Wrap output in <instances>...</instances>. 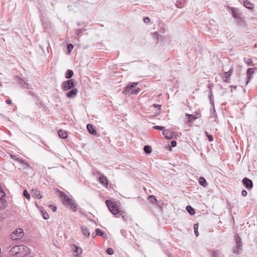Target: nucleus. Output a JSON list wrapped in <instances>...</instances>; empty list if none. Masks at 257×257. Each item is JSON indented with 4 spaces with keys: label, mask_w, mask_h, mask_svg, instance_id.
<instances>
[{
    "label": "nucleus",
    "mask_w": 257,
    "mask_h": 257,
    "mask_svg": "<svg viewBox=\"0 0 257 257\" xmlns=\"http://www.w3.org/2000/svg\"><path fill=\"white\" fill-rule=\"evenodd\" d=\"M233 17H236V15L234 14V15H233Z\"/></svg>",
    "instance_id": "5fc2aeb1"
},
{
    "label": "nucleus",
    "mask_w": 257,
    "mask_h": 257,
    "mask_svg": "<svg viewBox=\"0 0 257 257\" xmlns=\"http://www.w3.org/2000/svg\"><path fill=\"white\" fill-rule=\"evenodd\" d=\"M60 197L61 198L62 200L63 201L64 203L66 201L67 199H69V197H68L66 194L62 191L60 192Z\"/></svg>",
    "instance_id": "5701e85b"
},
{
    "label": "nucleus",
    "mask_w": 257,
    "mask_h": 257,
    "mask_svg": "<svg viewBox=\"0 0 257 257\" xmlns=\"http://www.w3.org/2000/svg\"><path fill=\"white\" fill-rule=\"evenodd\" d=\"M153 127L154 129L159 130H161V131H162L164 129V126H158V125H155Z\"/></svg>",
    "instance_id": "4c0bfd02"
},
{
    "label": "nucleus",
    "mask_w": 257,
    "mask_h": 257,
    "mask_svg": "<svg viewBox=\"0 0 257 257\" xmlns=\"http://www.w3.org/2000/svg\"><path fill=\"white\" fill-rule=\"evenodd\" d=\"M41 214L43 215V217L45 219H47L49 218V215L44 210H41Z\"/></svg>",
    "instance_id": "c756f323"
},
{
    "label": "nucleus",
    "mask_w": 257,
    "mask_h": 257,
    "mask_svg": "<svg viewBox=\"0 0 257 257\" xmlns=\"http://www.w3.org/2000/svg\"><path fill=\"white\" fill-rule=\"evenodd\" d=\"M144 21L146 23H148L150 22V19L149 17H145L144 18Z\"/></svg>",
    "instance_id": "a19ab883"
},
{
    "label": "nucleus",
    "mask_w": 257,
    "mask_h": 257,
    "mask_svg": "<svg viewBox=\"0 0 257 257\" xmlns=\"http://www.w3.org/2000/svg\"><path fill=\"white\" fill-rule=\"evenodd\" d=\"M153 106L155 107V108H157V109H160V108H161V105H159V104H153Z\"/></svg>",
    "instance_id": "37998d69"
},
{
    "label": "nucleus",
    "mask_w": 257,
    "mask_h": 257,
    "mask_svg": "<svg viewBox=\"0 0 257 257\" xmlns=\"http://www.w3.org/2000/svg\"><path fill=\"white\" fill-rule=\"evenodd\" d=\"M6 203V201H5L3 199H0V208L3 209L5 207Z\"/></svg>",
    "instance_id": "2f4dec72"
},
{
    "label": "nucleus",
    "mask_w": 257,
    "mask_h": 257,
    "mask_svg": "<svg viewBox=\"0 0 257 257\" xmlns=\"http://www.w3.org/2000/svg\"><path fill=\"white\" fill-rule=\"evenodd\" d=\"M53 208H54V209H53V211H55V210L56 209V207H53Z\"/></svg>",
    "instance_id": "603ef678"
},
{
    "label": "nucleus",
    "mask_w": 257,
    "mask_h": 257,
    "mask_svg": "<svg viewBox=\"0 0 257 257\" xmlns=\"http://www.w3.org/2000/svg\"><path fill=\"white\" fill-rule=\"evenodd\" d=\"M194 233L196 236H198V225L197 224H195L194 225Z\"/></svg>",
    "instance_id": "7c9ffc66"
},
{
    "label": "nucleus",
    "mask_w": 257,
    "mask_h": 257,
    "mask_svg": "<svg viewBox=\"0 0 257 257\" xmlns=\"http://www.w3.org/2000/svg\"><path fill=\"white\" fill-rule=\"evenodd\" d=\"M78 90L75 88H72V89L67 93V96H72L75 95Z\"/></svg>",
    "instance_id": "4be33fe9"
},
{
    "label": "nucleus",
    "mask_w": 257,
    "mask_h": 257,
    "mask_svg": "<svg viewBox=\"0 0 257 257\" xmlns=\"http://www.w3.org/2000/svg\"><path fill=\"white\" fill-rule=\"evenodd\" d=\"M186 116L188 117V122H190L192 120H195L197 119V117L195 115L189 114L188 113L186 114Z\"/></svg>",
    "instance_id": "a878e982"
},
{
    "label": "nucleus",
    "mask_w": 257,
    "mask_h": 257,
    "mask_svg": "<svg viewBox=\"0 0 257 257\" xmlns=\"http://www.w3.org/2000/svg\"><path fill=\"white\" fill-rule=\"evenodd\" d=\"M210 103H211V105H212V109H211V114H210V117H212V118H214V121H216V118H217V114L216 113V112H215V108H214V102H213V100L212 99V97H210Z\"/></svg>",
    "instance_id": "9d476101"
},
{
    "label": "nucleus",
    "mask_w": 257,
    "mask_h": 257,
    "mask_svg": "<svg viewBox=\"0 0 257 257\" xmlns=\"http://www.w3.org/2000/svg\"><path fill=\"white\" fill-rule=\"evenodd\" d=\"M159 113H160V112H159V111L158 112H157V113H156V115L159 114Z\"/></svg>",
    "instance_id": "6e6d98bb"
},
{
    "label": "nucleus",
    "mask_w": 257,
    "mask_h": 257,
    "mask_svg": "<svg viewBox=\"0 0 257 257\" xmlns=\"http://www.w3.org/2000/svg\"><path fill=\"white\" fill-rule=\"evenodd\" d=\"M20 247H21V249H20L19 257H22L29 254V249L27 246L24 245H20Z\"/></svg>",
    "instance_id": "0eeeda50"
},
{
    "label": "nucleus",
    "mask_w": 257,
    "mask_h": 257,
    "mask_svg": "<svg viewBox=\"0 0 257 257\" xmlns=\"http://www.w3.org/2000/svg\"><path fill=\"white\" fill-rule=\"evenodd\" d=\"M16 79L18 81V82L19 84V85H21L24 88L28 89L30 88L31 85L26 83V82L24 80L22 79L20 77L16 76Z\"/></svg>",
    "instance_id": "9b49d317"
},
{
    "label": "nucleus",
    "mask_w": 257,
    "mask_h": 257,
    "mask_svg": "<svg viewBox=\"0 0 257 257\" xmlns=\"http://www.w3.org/2000/svg\"><path fill=\"white\" fill-rule=\"evenodd\" d=\"M12 158H16V156H12Z\"/></svg>",
    "instance_id": "864d4df0"
},
{
    "label": "nucleus",
    "mask_w": 257,
    "mask_h": 257,
    "mask_svg": "<svg viewBox=\"0 0 257 257\" xmlns=\"http://www.w3.org/2000/svg\"><path fill=\"white\" fill-rule=\"evenodd\" d=\"M31 193L33 196H35L39 199L42 198L41 192L36 189H32Z\"/></svg>",
    "instance_id": "2eb2a0df"
},
{
    "label": "nucleus",
    "mask_w": 257,
    "mask_h": 257,
    "mask_svg": "<svg viewBox=\"0 0 257 257\" xmlns=\"http://www.w3.org/2000/svg\"><path fill=\"white\" fill-rule=\"evenodd\" d=\"M235 239L236 241V245L233 247V251L236 254H239L242 251V249L241 248L242 245L241 239L238 234H236L235 236Z\"/></svg>",
    "instance_id": "7ed1b4c3"
},
{
    "label": "nucleus",
    "mask_w": 257,
    "mask_h": 257,
    "mask_svg": "<svg viewBox=\"0 0 257 257\" xmlns=\"http://www.w3.org/2000/svg\"><path fill=\"white\" fill-rule=\"evenodd\" d=\"M73 72L71 70H68L65 74V77L69 79L72 77Z\"/></svg>",
    "instance_id": "bb28decb"
},
{
    "label": "nucleus",
    "mask_w": 257,
    "mask_h": 257,
    "mask_svg": "<svg viewBox=\"0 0 257 257\" xmlns=\"http://www.w3.org/2000/svg\"><path fill=\"white\" fill-rule=\"evenodd\" d=\"M75 81L73 79H70L64 81L61 85L62 88L64 90H68L75 86Z\"/></svg>",
    "instance_id": "39448f33"
},
{
    "label": "nucleus",
    "mask_w": 257,
    "mask_h": 257,
    "mask_svg": "<svg viewBox=\"0 0 257 257\" xmlns=\"http://www.w3.org/2000/svg\"><path fill=\"white\" fill-rule=\"evenodd\" d=\"M254 68H249L248 69L247 72H246V75L247 76L248 80L246 82V83H248V81L250 80L251 78V75L253 73V69Z\"/></svg>",
    "instance_id": "aec40b11"
},
{
    "label": "nucleus",
    "mask_w": 257,
    "mask_h": 257,
    "mask_svg": "<svg viewBox=\"0 0 257 257\" xmlns=\"http://www.w3.org/2000/svg\"><path fill=\"white\" fill-rule=\"evenodd\" d=\"M23 194L24 195V196L27 198V199H29L30 198V194L29 193V192L26 190H25L23 192Z\"/></svg>",
    "instance_id": "f704fd0d"
},
{
    "label": "nucleus",
    "mask_w": 257,
    "mask_h": 257,
    "mask_svg": "<svg viewBox=\"0 0 257 257\" xmlns=\"http://www.w3.org/2000/svg\"><path fill=\"white\" fill-rule=\"evenodd\" d=\"M244 6L245 8L248 9H251L253 8V4L250 3L248 0L244 1Z\"/></svg>",
    "instance_id": "b1692460"
},
{
    "label": "nucleus",
    "mask_w": 257,
    "mask_h": 257,
    "mask_svg": "<svg viewBox=\"0 0 257 257\" xmlns=\"http://www.w3.org/2000/svg\"><path fill=\"white\" fill-rule=\"evenodd\" d=\"M162 133L164 136L168 139L170 140L173 137V134L169 130H165Z\"/></svg>",
    "instance_id": "ddd939ff"
},
{
    "label": "nucleus",
    "mask_w": 257,
    "mask_h": 257,
    "mask_svg": "<svg viewBox=\"0 0 257 257\" xmlns=\"http://www.w3.org/2000/svg\"><path fill=\"white\" fill-rule=\"evenodd\" d=\"M199 181L200 185L203 187H206L207 185V183L206 180L203 177H200L199 178Z\"/></svg>",
    "instance_id": "393cba45"
},
{
    "label": "nucleus",
    "mask_w": 257,
    "mask_h": 257,
    "mask_svg": "<svg viewBox=\"0 0 257 257\" xmlns=\"http://www.w3.org/2000/svg\"><path fill=\"white\" fill-rule=\"evenodd\" d=\"M83 31L82 29H78L77 30V35H79Z\"/></svg>",
    "instance_id": "a18cd8bd"
},
{
    "label": "nucleus",
    "mask_w": 257,
    "mask_h": 257,
    "mask_svg": "<svg viewBox=\"0 0 257 257\" xmlns=\"http://www.w3.org/2000/svg\"><path fill=\"white\" fill-rule=\"evenodd\" d=\"M17 160L18 161H19V162H21L22 164H25L27 166H28V164H27V163L26 162H25L24 160H23L22 159H20L19 158H17Z\"/></svg>",
    "instance_id": "58836bf2"
},
{
    "label": "nucleus",
    "mask_w": 257,
    "mask_h": 257,
    "mask_svg": "<svg viewBox=\"0 0 257 257\" xmlns=\"http://www.w3.org/2000/svg\"><path fill=\"white\" fill-rule=\"evenodd\" d=\"M96 235H97V234H96V232L91 234V236L92 238H94Z\"/></svg>",
    "instance_id": "49530a36"
},
{
    "label": "nucleus",
    "mask_w": 257,
    "mask_h": 257,
    "mask_svg": "<svg viewBox=\"0 0 257 257\" xmlns=\"http://www.w3.org/2000/svg\"><path fill=\"white\" fill-rule=\"evenodd\" d=\"M138 83L133 82L131 84L128 85L125 87L123 93L125 95H136L140 91V89L137 87Z\"/></svg>",
    "instance_id": "f257e3e1"
},
{
    "label": "nucleus",
    "mask_w": 257,
    "mask_h": 257,
    "mask_svg": "<svg viewBox=\"0 0 257 257\" xmlns=\"http://www.w3.org/2000/svg\"><path fill=\"white\" fill-rule=\"evenodd\" d=\"M106 252L108 254H110V255H112L114 253V251L113 250L112 248H108L107 249H106Z\"/></svg>",
    "instance_id": "c9c22d12"
},
{
    "label": "nucleus",
    "mask_w": 257,
    "mask_h": 257,
    "mask_svg": "<svg viewBox=\"0 0 257 257\" xmlns=\"http://www.w3.org/2000/svg\"><path fill=\"white\" fill-rule=\"evenodd\" d=\"M73 45L71 44H69L67 46V50H68V54H70L71 50L73 49Z\"/></svg>",
    "instance_id": "72a5a7b5"
},
{
    "label": "nucleus",
    "mask_w": 257,
    "mask_h": 257,
    "mask_svg": "<svg viewBox=\"0 0 257 257\" xmlns=\"http://www.w3.org/2000/svg\"><path fill=\"white\" fill-rule=\"evenodd\" d=\"M186 210L191 215H193L195 213L194 209L190 206H187L186 207Z\"/></svg>",
    "instance_id": "c85d7f7f"
},
{
    "label": "nucleus",
    "mask_w": 257,
    "mask_h": 257,
    "mask_svg": "<svg viewBox=\"0 0 257 257\" xmlns=\"http://www.w3.org/2000/svg\"><path fill=\"white\" fill-rule=\"evenodd\" d=\"M65 205H67L70 206V208L73 211L77 210V205L75 202V201L71 198L67 199L66 201L64 203Z\"/></svg>",
    "instance_id": "423d86ee"
},
{
    "label": "nucleus",
    "mask_w": 257,
    "mask_h": 257,
    "mask_svg": "<svg viewBox=\"0 0 257 257\" xmlns=\"http://www.w3.org/2000/svg\"><path fill=\"white\" fill-rule=\"evenodd\" d=\"M22 247H21L22 248ZM20 249H21L20 245L13 246L10 250V254L12 255L19 256Z\"/></svg>",
    "instance_id": "6e6552de"
},
{
    "label": "nucleus",
    "mask_w": 257,
    "mask_h": 257,
    "mask_svg": "<svg viewBox=\"0 0 257 257\" xmlns=\"http://www.w3.org/2000/svg\"><path fill=\"white\" fill-rule=\"evenodd\" d=\"M99 180V181H100V183L102 185H103L104 186L107 185V179L103 174H101L100 175Z\"/></svg>",
    "instance_id": "a211bd4d"
},
{
    "label": "nucleus",
    "mask_w": 257,
    "mask_h": 257,
    "mask_svg": "<svg viewBox=\"0 0 257 257\" xmlns=\"http://www.w3.org/2000/svg\"><path fill=\"white\" fill-rule=\"evenodd\" d=\"M24 233L22 228H19L14 230L10 235V238L13 240L21 239L24 237Z\"/></svg>",
    "instance_id": "f03ea898"
},
{
    "label": "nucleus",
    "mask_w": 257,
    "mask_h": 257,
    "mask_svg": "<svg viewBox=\"0 0 257 257\" xmlns=\"http://www.w3.org/2000/svg\"><path fill=\"white\" fill-rule=\"evenodd\" d=\"M81 230L82 234L86 236L87 237H88L90 235V231L89 229L85 226H81Z\"/></svg>",
    "instance_id": "dca6fc26"
},
{
    "label": "nucleus",
    "mask_w": 257,
    "mask_h": 257,
    "mask_svg": "<svg viewBox=\"0 0 257 257\" xmlns=\"http://www.w3.org/2000/svg\"><path fill=\"white\" fill-rule=\"evenodd\" d=\"M121 216H122V218H123L124 219H124V215H123L121 214Z\"/></svg>",
    "instance_id": "3c124183"
},
{
    "label": "nucleus",
    "mask_w": 257,
    "mask_h": 257,
    "mask_svg": "<svg viewBox=\"0 0 257 257\" xmlns=\"http://www.w3.org/2000/svg\"><path fill=\"white\" fill-rule=\"evenodd\" d=\"M0 193H1V194H4V192L1 190V189L0 188Z\"/></svg>",
    "instance_id": "8fccbe9b"
},
{
    "label": "nucleus",
    "mask_w": 257,
    "mask_h": 257,
    "mask_svg": "<svg viewBox=\"0 0 257 257\" xmlns=\"http://www.w3.org/2000/svg\"><path fill=\"white\" fill-rule=\"evenodd\" d=\"M58 134L59 136L62 139H65L67 137V133L65 131L59 130Z\"/></svg>",
    "instance_id": "412c9836"
},
{
    "label": "nucleus",
    "mask_w": 257,
    "mask_h": 257,
    "mask_svg": "<svg viewBox=\"0 0 257 257\" xmlns=\"http://www.w3.org/2000/svg\"><path fill=\"white\" fill-rule=\"evenodd\" d=\"M5 195V193L4 194H1V193H0V199L1 198V197L4 196Z\"/></svg>",
    "instance_id": "09e8293b"
},
{
    "label": "nucleus",
    "mask_w": 257,
    "mask_h": 257,
    "mask_svg": "<svg viewBox=\"0 0 257 257\" xmlns=\"http://www.w3.org/2000/svg\"><path fill=\"white\" fill-rule=\"evenodd\" d=\"M242 183L247 189H250L252 188L253 184L251 180L244 178L242 180Z\"/></svg>",
    "instance_id": "1a4fd4ad"
},
{
    "label": "nucleus",
    "mask_w": 257,
    "mask_h": 257,
    "mask_svg": "<svg viewBox=\"0 0 257 257\" xmlns=\"http://www.w3.org/2000/svg\"><path fill=\"white\" fill-rule=\"evenodd\" d=\"M241 194L243 196H246L247 195V191L246 190H242L241 192Z\"/></svg>",
    "instance_id": "c03bdc74"
},
{
    "label": "nucleus",
    "mask_w": 257,
    "mask_h": 257,
    "mask_svg": "<svg viewBox=\"0 0 257 257\" xmlns=\"http://www.w3.org/2000/svg\"><path fill=\"white\" fill-rule=\"evenodd\" d=\"M171 144L172 147H173L176 146V145H177V143L175 141H171Z\"/></svg>",
    "instance_id": "79ce46f5"
},
{
    "label": "nucleus",
    "mask_w": 257,
    "mask_h": 257,
    "mask_svg": "<svg viewBox=\"0 0 257 257\" xmlns=\"http://www.w3.org/2000/svg\"><path fill=\"white\" fill-rule=\"evenodd\" d=\"M205 134H206L209 141H210V142L212 141L213 140V137L211 135H208L207 132H205Z\"/></svg>",
    "instance_id": "ea45409f"
},
{
    "label": "nucleus",
    "mask_w": 257,
    "mask_h": 257,
    "mask_svg": "<svg viewBox=\"0 0 257 257\" xmlns=\"http://www.w3.org/2000/svg\"><path fill=\"white\" fill-rule=\"evenodd\" d=\"M246 63L248 65H250V66H252L253 65V62H252V60L251 59H248L247 60H246Z\"/></svg>",
    "instance_id": "e433bc0d"
},
{
    "label": "nucleus",
    "mask_w": 257,
    "mask_h": 257,
    "mask_svg": "<svg viewBox=\"0 0 257 257\" xmlns=\"http://www.w3.org/2000/svg\"><path fill=\"white\" fill-rule=\"evenodd\" d=\"M95 232H96V234H97V235L101 236L104 238H107V234L102 232L99 228L96 229Z\"/></svg>",
    "instance_id": "6ab92c4d"
},
{
    "label": "nucleus",
    "mask_w": 257,
    "mask_h": 257,
    "mask_svg": "<svg viewBox=\"0 0 257 257\" xmlns=\"http://www.w3.org/2000/svg\"><path fill=\"white\" fill-rule=\"evenodd\" d=\"M6 103L10 104H11L12 103V101L11 100H10V99L7 100L6 101Z\"/></svg>",
    "instance_id": "de8ad7c7"
},
{
    "label": "nucleus",
    "mask_w": 257,
    "mask_h": 257,
    "mask_svg": "<svg viewBox=\"0 0 257 257\" xmlns=\"http://www.w3.org/2000/svg\"><path fill=\"white\" fill-rule=\"evenodd\" d=\"M74 249V251L76 253L75 254H74L75 256L76 257H78L79 254H81L82 252V250L81 248L78 247V246H76L75 245H73V248Z\"/></svg>",
    "instance_id": "f3484780"
},
{
    "label": "nucleus",
    "mask_w": 257,
    "mask_h": 257,
    "mask_svg": "<svg viewBox=\"0 0 257 257\" xmlns=\"http://www.w3.org/2000/svg\"><path fill=\"white\" fill-rule=\"evenodd\" d=\"M87 129L90 134L93 135H96V131L95 130V129L92 124H88L87 125Z\"/></svg>",
    "instance_id": "4468645a"
},
{
    "label": "nucleus",
    "mask_w": 257,
    "mask_h": 257,
    "mask_svg": "<svg viewBox=\"0 0 257 257\" xmlns=\"http://www.w3.org/2000/svg\"><path fill=\"white\" fill-rule=\"evenodd\" d=\"M144 151L146 154H150L152 152V148L150 146H145L144 147Z\"/></svg>",
    "instance_id": "cd10ccee"
},
{
    "label": "nucleus",
    "mask_w": 257,
    "mask_h": 257,
    "mask_svg": "<svg viewBox=\"0 0 257 257\" xmlns=\"http://www.w3.org/2000/svg\"><path fill=\"white\" fill-rule=\"evenodd\" d=\"M105 203L111 213L114 215L118 213L119 211L117 207L115 206L112 201L109 200H106L105 201Z\"/></svg>",
    "instance_id": "20e7f679"
},
{
    "label": "nucleus",
    "mask_w": 257,
    "mask_h": 257,
    "mask_svg": "<svg viewBox=\"0 0 257 257\" xmlns=\"http://www.w3.org/2000/svg\"><path fill=\"white\" fill-rule=\"evenodd\" d=\"M233 72V69L231 68L227 72L224 73V75L222 77V79L224 82H228L229 79Z\"/></svg>",
    "instance_id": "f8f14e48"
},
{
    "label": "nucleus",
    "mask_w": 257,
    "mask_h": 257,
    "mask_svg": "<svg viewBox=\"0 0 257 257\" xmlns=\"http://www.w3.org/2000/svg\"><path fill=\"white\" fill-rule=\"evenodd\" d=\"M149 200L152 203H154L155 202V203H156L157 199H156L155 197L154 196H150L149 197Z\"/></svg>",
    "instance_id": "473e14b6"
}]
</instances>
